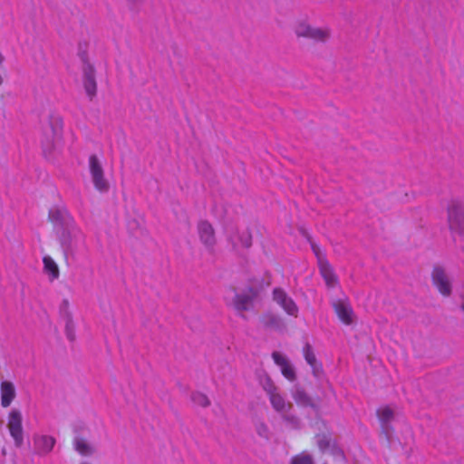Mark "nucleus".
I'll return each instance as SVG.
<instances>
[{
  "label": "nucleus",
  "mask_w": 464,
  "mask_h": 464,
  "mask_svg": "<svg viewBox=\"0 0 464 464\" xmlns=\"http://www.w3.org/2000/svg\"><path fill=\"white\" fill-rule=\"evenodd\" d=\"M48 218L53 223L65 258H74L78 246L84 241L83 233L66 208H51Z\"/></svg>",
  "instance_id": "1"
},
{
  "label": "nucleus",
  "mask_w": 464,
  "mask_h": 464,
  "mask_svg": "<svg viewBox=\"0 0 464 464\" xmlns=\"http://www.w3.org/2000/svg\"><path fill=\"white\" fill-rule=\"evenodd\" d=\"M63 132V120L60 116L50 115L48 122L43 128V138L41 140L44 155H48L55 149L60 141Z\"/></svg>",
  "instance_id": "2"
},
{
  "label": "nucleus",
  "mask_w": 464,
  "mask_h": 464,
  "mask_svg": "<svg viewBox=\"0 0 464 464\" xmlns=\"http://www.w3.org/2000/svg\"><path fill=\"white\" fill-rule=\"evenodd\" d=\"M447 221L451 234L464 236V205L453 199L447 208Z\"/></svg>",
  "instance_id": "3"
},
{
  "label": "nucleus",
  "mask_w": 464,
  "mask_h": 464,
  "mask_svg": "<svg viewBox=\"0 0 464 464\" xmlns=\"http://www.w3.org/2000/svg\"><path fill=\"white\" fill-rule=\"evenodd\" d=\"M89 169L94 188L102 193L107 192L110 188V184L104 178L103 168L95 154L91 155L89 158Z\"/></svg>",
  "instance_id": "4"
},
{
  "label": "nucleus",
  "mask_w": 464,
  "mask_h": 464,
  "mask_svg": "<svg viewBox=\"0 0 464 464\" xmlns=\"http://www.w3.org/2000/svg\"><path fill=\"white\" fill-rule=\"evenodd\" d=\"M259 293L260 287L256 285H248L242 293H236L233 298L234 308L238 312L248 311Z\"/></svg>",
  "instance_id": "5"
},
{
  "label": "nucleus",
  "mask_w": 464,
  "mask_h": 464,
  "mask_svg": "<svg viewBox=\"0 0 464 464\" xmlns=\"http://www.w3.org/2000/svg\"><path fill=\"white\" fill-rule=\"evenodd\" d=\"M10 434L14 440L16 447H21L24 443L22 414L18 410L13 409L8 416V424Z\"/></svg>",
  "instance_id": "6"
},
{
  "label": "nucleus",
  "mask_w": 464,
  "mask_h": 464,
  "mask_svg": "<svg viewBox=\"0 0 464 464\" xmlns=\"http://www.w3.org/2000/svg\"><path fill=\"white\" fill-rule=\"evenodd\" d=\"M431 280L439 292L444 296H450L452 293L451 282L448 278L442 266H435L431 273Z\"/></svg>",
  "instance_id": "7"
},
{
  "label": "nucleus",
  "mask_w": 464,
  "mask_h": 464,
  "mask_svg": "<svg viewBox=\"0 0 464 464\" xmlns=\"http://www.w3.org/2000/svg\"><path fill=\"white\" fill-rule=\"evenodd\" d=\"M200 242L208 251L212 252L217 243L215 229L208 220H200L197 226Z\"/></svg>",
  "instance_id": "8"
},
{
  "label": "nucleus",
  "mask_w": 464,
  "mask_h": 464,
  "mask_svg": "<svg viewBox=\"0 0 464 464\" xmlns=\"http://www.w3.org/2000/svg\"><path fill=\"white\" fill-rule=\"evenodd\" d=\"M315 439L321 452L324 453L329 450L333 456L344 457L343 450L337 445L336 440L332 438V433H319L315 436Z\"/></svg>",
  "instance_id": "9"
},
{
  "label": "nucleus",
  "mask_w": 464,
  "mask_h": 464,
  "mask_svg": "<svg viewBox=\"0 0 464 464\" xmlns=\"http://www.w3.org/2000/svg\"><path fill=\"white\" fill-rule=\"evenodd\" d=\"M297 37H304L318 42H325L329 34L326 31L320 28L313 27L306 23H299L295 29Z\"/></svg>",
  "instance_id": "10"
},
{
  "label": "nucleus",
  "mask_w": 464,
  "mask_h": 464,
  "mask_svg": "<svg viewBox=\"0 0 464 464\" xmlns=\"http://www.w3.org/2000/svg\"><path fill=\"white\" fill-rule=\"evenodd\" d=\"M82 82L86 94L92 101L97 93L95 69L92 64H87L86 66H82Z\"/></svg>",
  "instance_id": "11"
},
{
  "label": "nucleus",
  "mask_w": 464,
  "mask_h": 464,
  "mask_svg": "<svg viewBox=\"0 0 464 464\" xmlns=\"http://www.w3.org/2000/svg\"><path fill=\"white\" fill-rule=\"evenodd\" d=\"M274 300L279 304L284 310L290 315H296L298 308L292 298L287 296L286 293L281 288H276L273 291Z\"/></svg>",
  "instance_id": "12"
},
{
  "label": "nucleus",
  "mask_w": 464,
  "mask_h": 464,
  "mask_svg": "<svg viewBox=\"0 0 464 464\" xmlns=\"http://www.w3.org/2000/svg\"><path fill=\"white\" fill-rule=\"evenodd\" d=\"M333 308L338 318L345 324L353 323V311L349 303L342 300H336L333 303Z\"/></svg>",
  "instance_id": "13"
},
{
  "label": "nucleus",
  "mask_w": 464,
  "mask_h": 464,
  "mask_svg": "<svg viewBox=\"0 0 464 464\" xmlns=\"http://www.w3.org/2000/svg\"><path fill=\"white\" fill-rule=\"evenodd\" d=\"M292 396L295 401L303 407H310L314 411L319 409L318 405L314 402L312 397L299 384H295L292 391Z\"/></svg>",
  "instance_id": "14"
},
{
  "label": "nucleus",
  "mask_w": 464,
  "mask_h": 464,
  "mask_svg": "<svg viewBox=\"0 0 464 464\" xmlns=\"http://www.w3.org/2000/svg\"><path fill=\"white\" fill-rule=\"evenodd\" d=\"M377 415L381 421L382 431L385 434L386 438L389 440L391 433L392 431V427L391 422L394 419V411L388 406L377 410Z\"/></svg>",
  "instance_id": "15"
},
{
  "label": "nucleus",
  "mask_w": 464,
  "mask_h": 464,
  "mask_svg": "<svg viewBox=\"0 0 464 464\" xmlns=\"http://www.w3.org/2000/svg\"><path fill=\"white\" fill-rule=\"evenodd\" d=\"M55 444V439L52 436L41 435L34 437V451L39 455L48 454Z\"/></svg>",
  "instance_id": "16"
},
{
  "label": "nucleus",
  "mask_w": 464,
  "mask_h": 464,
  "mask_svg": "<svg viewBox=\"0 0 464 464\" xmlns=\"http://www.w3.org/2000/svg\"><path fill=\"white\" fill-rule=\"evenodd\" d=\"M16 392L14 385L8 381H3L1 382V405L4 408H7L15 398Z\"/></svg>",
  "instance_id": "17"
},
{
  "label": "nucleus",
  "mask_w": 464,
  "mask_h": 464,
  "mask_svg": "<svg viewBox=\"0 0 464 464\" xmlns=\"http://www.w3.org/2000/svg\"><path fill=\"white\" fill-rule=\"evenodd\" d=\"M319 268L326 285L334 287L337 284V277L328 261L326 259H319Z\"/></svg>",
  "instance_id": "18"
},
{
  "label": "nucleus",
  "mask_w": 464,
  "mask_h": 464,
  "mask_svg": "<svg viewBox=\"0 0 464 464\" xmlns=\"http://www.w3.org/2000/svg\"><path fill=\"white\" fill-rule=\"evenodd\" d=\"M259 319L263 326L266 329L279 330L283 325L281 318L270 312L263 314Z\"/></svg>",
  "instance_id": "19"
},
{
  "label": "nucleus",
  "mask_w": 464,
  "mask_h": 464,
  "mask_svg": "<svg viewBox=\"0 0 464 464\" xmlns=\"http://www.w3.org/2000/svg\"><path fill=\"white\" fill-rule=\"evenodd\" d=\"M44 271L49 276L50 281H53L59 277V268L57 264L53 261L51 256H44L43 258Z\"/></svg>",
  "instance_id": "20"
},
{
  "label": "nucleus",
  "mask_w": 464,
  "mask_h": 464,
  "mask_svg": "<svg viewBox=\"0 0 464 464\" xmlns=\"http://www.w3.org/2000/svg\"><path fill=\"white\" fill-rule=\"evenodd\" d=\"M63 320L65 321V334L71 342H73L75 340L74 323L70 311L65 312V319Z\"/></svg>",
  "instance_id": "21"
},
{
  "label": "nucleus",
  "mask_w": 464,
  "mask_h": 464,
  "mask_svg": "<svg viewBox=\"0 0 464 464\" xmlns=\"http://www.w3.org/2000/svg\"><path fill=\"white\" fill-rule=\"evenodd\" d=\"M269 399L273 408L276 411H284L285 410V399L276 392L269 394Z\"/></svg>",
  "instance_id": "22"
},
{
  "label": "nucleus",
  "mask_w": 464,
  "mask_h": 464,
  "mask_svg": "<svg viewBox=\"0 0 464 464\" xmlns=\"http://www.w3.org/2000/svg\"><path fill=\"white\" fill-rule=\"evenodd\" d=\"M74 445H75V450L82 455L88 456V455H92L93 452L92 447L87 442H85L82 439H79V438L75 439Z\"/></svg>",
  "instance_id": "23"
},
{
  "label": "nucleus",
  "mask_w": 464,
  "mask_h": 464,
  "mask_svg": "<svg viewBox=\"0 0 464 464\" xmlns=\"http://www.w3.org/2000/svg\"><path fill=\"white\" fill-rule=\"evenodd\" d=\"M191 401L201 407H208L210 405V401L208 396L199 392H194L190 395Z\"/></svg>",
  "instance_id": "24"
},
{
  "label": "nucleus",
  "mask_w": 464,
  "mask_h": 464,
  "mask_svg": "<svg viewBox=\"0 0 464 464\" xmlns=\"http://www.w3.org/2000/svg\"><path fill=\"white\" fill-rule=\"evenodd\" d=\"M282 374L290 382H295L297 379L294 366L289 362L281 368Z\"/></svg>",
  "instance_id": "25"
},
{
  "label": "nucleus",
  "mask_w": 464,
  "mask_h": 464,
  "mask_svg": "<svg viewBox=\"0 0 464 464\" xmlns=\"http://www.w3.org/2000/svg\"><path fill=\"white\" fill-rule=\"evenodd\" d=\"M304 356L309 365H313L317 362L313 347L310 343H306L304 347Z\"/></svg>",
  "instance_id": "26"
},
{
  "label": "nucleus",
  "mask_w": 464,
  "mask_h": 464,
  "mask_svg": "<svg viewBox=\"0 0 464 464\" xmlns=\"http://www.w3.org/2000/svg\"><path fill=\"white\" fill-rule=\"evenodd\" d=\"M238 240L245 248H249L252 246V234L249 229H246L238 234Z\"/></svg>",
  "instance_id": "27"
},
{
  "label": "nucleus",
  "mask_w": 464,
  "mask_h": 464,
  "mask_svg": "<svg viewBox=\"0 0 464 464\" xmlns=\"http://www.w3.org/2000/svg\"><path fill=\"white\" fill-rule=\"evenodd\" d=\"M291 464H314V462L311 455L302 453L293 457Z\"/></svg>",
  "instance_id": "28"
},
{
  "label": "nucleus",
  "mask_w": 464,
  "mask_h": 464,
  "mask_svg": "<svg viewBox=\"0 0 464 464\" xmlns=\"http://www.w3.org/2000/svg\"><path fill=\"white\" fill-rule=\"evenodd\" d=\"M261 384L268 395L276 392L277 390L276 386L274 384L272 379L268 375H266L265 378L261 380Z\"/></svg>",
  "instance_id": "29"
},
{
  "label": "nucleus",
  "mask_w": 464,
  "mask_h": 464,
  "mask_svg": "<svg viewBox=\"0 0 464 464\" xmlns=\"http://www.w3.org/2000/svg\"><path fill=\"white\" fill-rule=\"evenodd\" d=\"M272 358L275 363L280 366L281 368L287 362H289V361L285 356H283L279 352H273Z\"/></svg>",
  "instance_id": "30"
},
{
  "label": "nucleus",
  "mask_w": 464,
  "mask_h": 464,
  "mask_svg": "<svg viewBox=\"0 0 464 464\" xmlns=\"http://www.w3.org/2000/svg\"><path fill=\"white\" fill-rule=\"evenodd\" d=\"M311 368H312V372H313V375L319 379L321 378V376L323 375L324 373V371H323V366H322V363L321 362H315L314 364L313 365H310Z\"/></svg>",
  "instance_id": "31"
},
{
  "label": "nucleus",
  "mask_w": 464,
  "mask_h": 464,
  "mask_svg": "<svg viewBox=\"0 0 464 464\" xmlns=\"http://www.w3.org/2000/svg\"><path fill=\"white\" fill-rule=\"evenodd\" d=\"M144 0H127L129 9L132 12H138L140 5Z\"/></svg>",
  "instance_id": "32"
},
{
  "label": "nucleus",
  "mask_w": 464,
  "mask_h": 464,
  "mask_svg": "<svg viewBox=\"0 0 464 464\" xmlns=\"http://www.w3.org/2000/svg\"><path fill=\"white\" fill-rule=\"evenodd\" d=\"M68 308H69V301L67 299H63L62 302V304L60 306V314L63 319H65V312L69 311Z\"/></svg>",
  "instance_id": "33"
},
{
  "label": "nucleus",
  "mask_w": 464,
  "mask_h": 464,
  "mask_svg": "<svg viewBox=\"0 0 464 464\" xmlns=\"http://www.w3.org/2000/svg\"><path fill=\"white\" fill-rule=\"evenodd\" d=\"M267 432H268L267 427L264 423H261L257 427V433L259 436L267 438Z\"/></svg>",
  "instance_id": "34"
},
{
  "label": "nucleus",
  "mask_w": 464,
  "mask_h": 464,
  "mask_svg": "<svg viewBox=\"0 0 464 464\" xmlns=\"http://www.w3.org/2000/svg\"><path fill=\"white\" fill-rule=\"evenodd\" d=\"M79 56L82 62V66H86L87 64H92L88 60V54L85 51L80 52Z\"/></svg>",
  "instance_id": "35"
},
{
  "label": "nucleus",
  "mask_w": 464,
  "mask_h": 464,
  "mask_svg": "<svg viewBox=\"0 0 464 464\" xmlns=\"http://www.w3.org/2000/svg\"><path fill=\"white\" fill-rule=\"evenodd\" d=\"M311 248H312L313 252L314 253V255L316 256V257L318 258V260L323 259L321 257L320 248L314 242H311Z\"/></svg>",
  "instance_id": "36"
},
{
  "label": "nucleus",
  "mask_w": 464,
  "mask_h": 464,
  "mask_svg": "<svg viewBox=\"0 0 464 464\" xmlns=\"http://www.w3.org/2000/svg\"><path fill=\"white\" fill-rule=\"evenodd\" d=\"M301 235L306 238V240L311 244V242H314L312 240V237L309 235V233L303 227L299 229Z\"/></svg>",
  "instance_id": "37"
},
{
  "label": "nucleus",
  "mask_w": 464,
  "mask_h": 464,
  "mask_svg": "<svg viewBox=\"0 0 464 464\" xmlns=\"http://www.w3.org/2000/svg\"><path fill=\"white\" fill-rule=\"evenodd\" d=\"M285 420L290 421V422H295V423L298 422L297 418H295L294 416H285Z\"/></svg>",
  "instance_id": "38"
},
{
  "label": "nucleus",
  "mask_w": 464,
  "mask_h": 464,
  "mask_svg": "<svg viewBox=\"0 0 464 464\" xmlns=\"http://www.w3.org/2000/svg\"><path fill=\"white\" fill-rule=\"evenodd\" d=\"M463 303L460 305V309L464 312V295L461 296Z\"/></svg>",
  "instance_id": "39"
},
{
  "label": "nucleus",
  "mask_w": 464,
  "mask_h": 464,
  "mask_svg": "<svg viewBox=\"0 0 464 464\" xmlns=\"http://www.w3.org/2000/svg\"><path fill=\"white\" fill-rule=\"evenodd\" d=\"M5 58L3 54L0 53V64L4 62Z\"/></svg>",
  "instance_id": "40"
}]
</instances>
